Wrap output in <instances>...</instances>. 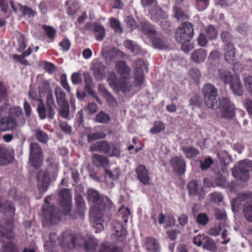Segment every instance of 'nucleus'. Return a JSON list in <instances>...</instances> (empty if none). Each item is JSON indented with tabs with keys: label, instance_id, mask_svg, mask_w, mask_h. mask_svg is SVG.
Listing matches in <instances>:
<instances>
[{
	"label": "nucleus",
	"instance_id": "obj_43",
	"mask_svg": "<svg viewBox=\"0 0 252 252\" xmlns=\"http://www.w3.org/2000/svg\"><path fill=\"white\" fill-rule=\"evenodd\" d=\"M202 105V102L199 96L195 94L191 96L189 100V106L192 110L199 108Z\"/></svg>",
	"mask_w": 252,
	"mask_h": 252
},
{
	"label": "nucleus",
	"instance_id": "obj_37",
	"mask_svg": "<svg viewBox=\"0 0 252 252\" xmlns=\"http://www.w3.org/2000/svg\"><path fill=\"white\" fill-rule=\"evenodd\" d=\"M168 15L161 8H157L151 14V19L155 22H158L160 19L165 20Z\"/></svg>",
	"mask_w": 252,
	"mask_h": 252
},
{
	"label": "nucleus",
	"instance_id": "obj_34",
	"mask_svg": "<svg viewBox=\"0 0 252 252\" xmlns=\"http://www.w3.org/2000/svg\"><path fill=\"white\" fill-rule=\"evenodd\" d=\"M174 12V16L175 18L179 21L182 22L185 20L189 19V15L184 10H182V7H178L177 6H174L173 8Z\"/></svg>",
	"mask_w": 252,
	"mask_h": 252
},
{
	"label": "nucleus",
	"instance_id": "obj_42",
	"mask_svg": "<svg viewBox=\"0 0 252 252\" xmlns=\"http://www.w3.org/2000/svg\"><path fill=\"white\" fill-rule=\"evenodd\" d=\"M165 129V124L160 121H155L154 123L153 127L150 129L151 133L156 134L161 132Z\"/></svg>",
	"mask_w": 252,
	"mask_h": 252
},
{
	"label": "nucleus",
	"instance_id": "obj_14",
	"mask_svg": "<svg viewBox=\"0 0 252 252\" xmlns=\"http://www.w3.org/2000/svg\"><path fill=\"white\" fill-rule=\"evenodd\" d=\"M169 163L173 171L177 174L182 176L185 174L186 170V162L183 156H175L172 157Z\"/></svg>",
	"mask_w": 252,
	"mask_h": 252
},
{
	"label": "nucleus",
	"instance_id": "obj_28",
	"mask_svg": "<svg viewBox=\"0 0 252 252\" xmlns=\"http://www.w3.org/2000/svg\"><path fill=\"white\" fill-rule=\"evenodd\" d=\"M55 94L58 105L60 106H68V102L65 99L66 94L60 87H58L55 89Z\"/></svg>",
	"mask_w": 252,
	"mask_h": 252
},
{
	"label": "nucleus",
	"instance_id": "obj_23",
	"mask_svg": "<svg viewBox=\"0 0 252 252\" xmlns=\"http://www.w3.org/2000/svg\"><path fill=\"white\" fill-rule=\"evenodd\" d=\"M32 52V49L31 47H29L27 50L22 52L21 55L18 54H13L12 58L14 62L19 63L20 64L27 66L30 65V64L27 59H25V57L30 56Z\"/></svg>",
	"mask_w": 252,
	"mask_h": 252
},
{
	"label": "nucleus",
	"instance_id": "obj_64",
	"mask_svg": "<svg viewBox=\"0 0 252 252\" xmlns=\"http://www.w3.org/2000/svg\"><path fill=\"white\" fill-rule=\"evenodd\" d=\"M60 127L62 131L65 133L70 134L72 132L71 126L65 121H62L60 123Z\"/></svg>",
	"mask_w": 252,
	"mask_h": 252
},
{
	"label": "nucleus",
	"instance_id": "obj_52",
	"mask_svg": "<svg viewBox=\"0 0 252 252\" xmlns=\"http://www.w3.org/2000/svg\"><path fill=\"white\" fill-rule=\"evenodd\" d=\"M2 252H18V249L14 243L8 242L3 246Z\"/></svg>",
	"mask_w": 252,
	"mask_h": 252
},
{
	"label": "nucleus",
	"instance_id": "obj_46",
	"mask_svg": "<svg viewBox=\"0 0 252 252\" xmlns=\"http://www.w3.org/2000/svg\"><path fill=\"white\" fill-rule=\"evenodd\" d=\"M209 220V218L206 213H201L197 215L195 221L199 225L204 226L208 223Z\"/></svg>",
	"mask_w": 252,
	"mask_h": 252
},
{
	"label": "nucleus",
	"instance_id": "obj_60",
	"mask_svg": "<svg viewBox=\"0 0 252 252\" xmlns=\"http://www.w3.org/2000/svg\"><path fill=\"white\" fill-rule=\"evenodd\" d=\"M60 84L69 93L70 92V86L67 83V77L65 74H63L60 76Z\"/></svg>",
	"mask_w": 252,
	"mask_h": 252
},
{
	"label": "nucleus",
	"instance_id": "obj_61",
	"mask_svg": "<svg viewBox=\"0 0 252 252\" xmlns=\"http://www.w3.org/2000/svg\"><path fill=\"white\" fill-rule=\"evenodd\" d=\"M197 8L199 11L205 10L208 6L209 0H195Z\"/></svg>",
	"mask_w": 252,
	"mask_h": 252
},
{
	"label": "nucleus",
	"instance_id": "obj_10",
	"mask_svg": "<svg viewBox=\"0 0 252 252\" xmlns=\"http://www.w3.org/2000/svg\"><path fill=\"white\" fill-rule=\"evenodd\" d=\"M220 113L222 118L231 120L235 116L236 107L230 99L227 97H222L219 102Z\"/></svg>",
	"mask_w": 252,
	"mask_h": 252
},
{
	"label": "nucleus",
	"instance_id": "obj_31",
	"mask_svg": "<svg viewBox=\"0 0 252 252\" xmlns=\"http://www.w3.org/2000/svg\"><path fill=\"white\" fill-rule=\"evenodd\" d=\"M151 39L155 48L163 49L166 47L163 40V36L157 32L151 37Z\"/></svg>",
	"mask_w": 252,
	"mask_h": 252
},
{
	"label": "nucleus",
	"instance_id": "obj_55",
	"mask_svg": "<svg viewBox=\"0 0 252 252\" xmlns=\"http://www.w3.org/2000/svg\"><path fill=\"white\" fill-rule=\"evenodd\" d=\"M144 80V75L143 71L141 70L140 68L136 67L135 72V81L137 85H141Z\"/></svg>",
	"mask_w": 252,
	"mask_h": 252
},
{
	"label": "nucleus",
	"instance_id": "obj_12",
	"mask_svg": "<svg viewBox=\"0 0 252 252\" xmlns=\"http://www.w3.org/2000/svg\"><path fill=\"white\" fill-rule=\"evenodd\" d=\"M58 203L64 215H70L72 208V197L68 189H62L59 193Z\"/></svg>",
	"mask_w": 252,
	"mask_h": 252
},
{
	"label": "nucleus",
	"instance_id": "obj_36",
	"mask_svg": "<svg viewBox=\"0 0 252 252\" xmlns=\"http://www.w3.org/2000/svg\"><path fill=\"white\" fill-rule=\"evenodd\" d=\"M45 34L47 36L50 42H53L56 36V31L52 27L46 25L42 26Z\"/></svg>",
	"mask_w": 252,
	"mask_h": 252
},
{
	"label": "nucleus",
	"instance_id": "obj_38",
	"mask_svg": "<svg viewBox=\"0 0 252 252\" xmlns=\"http://www.w3.org/2000/svg\"><path fill=\"white\" fill-rule=\"evenodd\" d=\"M94 32L96 40L102 41L103 40L105 36V30L101 24L97 23L94 27Z\"/></svg>",
	"mask_w": 252,
	"mask_h": 252
},
{
	"label": "nucleus",
	"instance_id": "obj_24",
	"mask_svg": "<svg viewBox=\"0 0 252 252\" xmlns=\"http://www.w3.org/2000/svg\"><path fill=\"white\" fill-rule=\"evenodd\" d=\"M236 49L234 45H228L224 48L225 60L228 63H232L235 60Z\"/></svg>",
	"mask_w": 252,
	"mask_h": 252
},
{
	"label": "nucleus",
	"instance_id": "obj_62",
	"mask_svg": "<svg viewBox=\"0 0 252 252\" xmlns=\"http://www.w3.org/2000/svg\"><path fill=\"white\" fill-rule=\"evenodd\" d=\"M116 234L117 236V240L119 241H123L125 240L127 234V231L125 230L121 225L120 231L116 230Z\"/></svg>",
	"mask_w": 252,
	"mask_h": 252
},
{
	"label": "nucleus",
	"instance_id": "obj_59",
	"mask_svg": "<svg viewBox=\"0 0 252 252\" xmlns=\"http://www.w3.org/2000/svg\"><path fill=\"white\" fill-rule=\"evenodd\" d=\"M215 244L213 240L208 236H205L203 241V246L207 250H211L214 247Z\"/></svg>",
	"mask_w": 252,
	"mask_h": 252
},
{
	"label": "nucleus",
	"instance_id": "obj_2",
	"mask_svg": "<svg viewBox=\"0 0 252 252\" xmlns=\"http://www.w3.org/2000/svg\"><path fill=\"white\" fill-rule=\"evenodd\" d=\"M25 123L21 107L14 106L10 109L7 116L0 119V131L12 130L17 126H24Z\"/></svg>",
	"mask_w": 252,
	"mask_h": 252
},
{
	"label": "nucleus",
	"instance_id": "obj_47",
	"mask_svg": "<svg viewBox=\"0 0 252 252\" xmlns=\"http://www.w3.org/2000/svg\"><path fill=\"white\" fill-rule=\"evenodd\" d=\"M110 26L116 33L121 34L123 32V30L121 27V23L119 20L115 18L110 19Z\"/></svg>",
	"mask_w": 252,
	"mask_h": 252
},
{
	"label": "nucleus",
	"instance_id": "obj_35",
	"mask_svg": "<svg viewBox=\"0 0 252 252\" xmlns=\"http://www.w3.org/2000/svg\"><path fill=\"white\" fill-rule=\"evenodd\" d=\"M234 94L241 95L243 94V86L239 78L235 76L234 80L229 85Z\"/></svg>",
	"mask_w": 252,
	"mask_h": 252
},
{
	"label": "nucleus",
	"instance_id": "obj_18",
	"mask_svg": "<svg viewBox=\"0 0 252 252\" xmlns=\"http://www.w3.org/2000/svg\"><path fill=\"white\" fill-rule=\"evenodd\" d=\"M13 158V152L5 146L0 145V165H7L12 162Z\"/></svg>",
	"mask_w": 252,
	"mask_h": 252
},
{
	"label": "nucleus",
	"instance_id": "obj_30",
	"mask_svg": "<svg viewBox=\"0 0 252 252\" xmlns=\"http://www.w3.org/2000/svg\"><path fill=\"white\" fill-rule=\"evenodd\" d=\"M17 6L21 12V17H27L28 18H31L34 17L36 14L35 10H33L27 5H23L22 4L18 3Z\"/></svg>",
	"mask_w": 252,
	"mask_h": 252
},
{
	"label": "nucleus",
	"instance_id": "obj_16",
	"mask_svg": "<svg viewBox=\"0 0 252 252\" xmlns=\"http://www.w3.org/2000/svg\"><path fill=\"white\" fill-rule=\"evenodd\" d=\"M37 186L40 192L46 191L50 185V174L48 172L39 171L36 174Z\"/></svg>",
	"mask_w": 252,
	"mask_h": 252
},
{
	"label": "nucleus",
	"instance_id": "obj_4",
	"mask_svg": "<svg viewBox=\"0 0 252 252\" xmlns=\"http://www.w3.org/2000/svg\"><path fill=\"white\" fill-rule=\"evenodd\" d=\"M87 199L90 204H93L94 209H96L98 214L101 212L109 211L112 209V202L107 196L100 194L98 191L90 188L87 192Z\"/></svg>",
	"mask_w": 252,
	"mask_h": 252
},
{
	"label": "nucleus",
	"instance_id": "obj_45",
	"mask_svg": "<svg viewBox=\"0 0 252 252\" xmlns=\"http://www.w3.org/2000/svg\"><path fill=\"white\" fill-rule=\"evenodd\" d=\"M35 136L38 141L43 144H46L49 139L47 133L40 129L35 131Z\"/></svg>",
	"mask_w": 252,
	"mask_h": 252
},
{
	"label": "nucleus",
	"instance_id": "obj_33",
	"mask_svg": "<svg viewBox=\"0 0 252 252\" xmlns=\"http://www.w3.org/2000/svg\"><path fill=\"white\" fill-rule=\"evenodd\" d=\"M219 77L224 84L230 85L234 80L235 76L233 77L229 71L224 69L219 70Z\"/></svg>",
	"mask_w": 252,
	"mask_h": 252
},
{
	"label": "nucleus",
	"instance_id": "obj_1",
	"mask_svg": "<svg viewBox=\"0 0 252 252\" xmlns=\"http://www.w3.org/2000/svg\"><path fill=\"white\" fill-rule=\"evenodd\" d=\"M115 68L121 77L118 78L116 73L111 71L109 73L107 82L110 86L118 91L125 92L127 88V81L129 80L130 68L124 61H119L117 62Z\"/></svg>",
	"mask_w": 252,
	"mask_h": 252
},
{
	"label": "nucleus",
	"instance_id": "obj_32",
	"mask_svg": "<svg viewBox=\"0 0 252 252\" xmlns=\"http://www.w3.org/2000/svg\"><path fill=\"white\" fill-rule=\"evenodd\" d=\"M206 56V50L200 48L193 51L191 55V58L193 61L196 63H200L205 61Z\"/></svg>",
	"mask_w": 252,
	"mask_h": 252
},
{
	"label": "nucleus",
	"instance_id": "obj_49",
	"mask_svg": "<svg viewBox=\"0 0 252 252\" xmlns=\"http://www.w3.org/2000/svg\"><path fill=\"white\" fill-rule=\"evenodd\" d=\"M220 37L223 43L227 46L228 45H234L232 42L233 36L228 31H224L221 33Z\"/></svg>",
	"mask_w": 252,
	"mask_h": 252
},
{
	"label": "nucleus",
	"instance_id": "obj_5",
	"mask_svg": "<svg viewBox=\"0 0 252 252\" xmlns=\"http://www.w3.org/2000/svg\"><path fill=\"white\" fill-rule=\"evenodd\" d=\"M202 92L206 105L213 109L218 108L221 99L215 86L212 84H206L203 86Z\"/></svg>",
	"mask_w": 252,
	"mask_h": 252
},
{
	"label": "nucleus",
	"instance_id": "obj_63",
	"mask_svg": "<svg viewBox=\"0 0 252 252\" xmlns=\"http://www.w3.org/2000/svg\"><path fill=\"white\" fill-rule=\"evenodd\" d=\"M59 45L61 47L62 50L66 52L69 50L71 43L68 39L64 38L59 43Z\"/></svg>",
	"mask_w": 252,
	"mask_h": 252
},
{
	"label": "nucleus",
	"instance_id": "obj_13",
	"mask_svg": "<svg viewBox=\"0 0 252 252\" xmlns=\"http://www.w3.org/2000/svg\"><path fill=\"white\" fill-rule=\"evenodd\" d=\"M30 157L29 161L35 168H39L43 161V153L41 148L36 142H32L30 145Z\"/></svg>",
	"mask_w": 252,
	"mask_h": 252
},
{
	"label": "nucleus",
	"instance_id": "obj_8",
	"mask_svg": "<svg viewBox=\"0 0 252 252\" xmlns=\"http://www.w3.org/2000/svg\"><path fill=\"white\" fill-rule=\"evenodd\" d=\"M194 34V29L190 22H184L179 27L175 32L176 41L181 44L189 42L191 40Z\"/></svg>",
	"mask_w": 252,
	"mask_h": 252
},
{
	"label": "nucleus",
	"instance_id": "obj_26",
	"mask_svg": "<svg viewBox=\"0 0 252 252\" xmlns=\"http://www.w3.org/2000/svg\"><path fill=\"white\" fill-rule=\"evenodd\" d=\"M145 246L149 252H159V245L157 240L152 237H148L145 240Z\"/></svg>",
	"mask_w": 252,
	"mask_h": 252
},
{
	"label": "nucleus",
	"instance_id": "obj_11",
	"mask_svg": "<svg viewBox=\"0 0 252 252\" xmlns=\"http://www.w3.org/2000/svg\"><path fill=\"white\" fill-rule=\"evenodd\" d=\"M252 170V161L249 159L242 160L239 161L238 167L233 169L232 173L235 178L246 181L249 178V172Z\"/></svg>",
	"mask_w": 252,
	"mask_h": 252
},
{
	"label": "nucleus",
	"instance_id": "obj_6",
	"mask_svg": "<svg viewBox=\"0 0 252 252\" xmlns=\"http://www.w3.org/2000/svg\"><path fill=\"white\" fill-rule=\"evenodd\" d=\"M90 151L98 152L104 154H108L109 157H118L121 155L120 148L117 144L109 142L106 140L99 141L92 144L89 148Z\"/></svg>",
	"mask_w": 252,
	"mask_h": 252
},
{
	"label": "nucleus",
	"instance_id": "obj_40",
	"mask_svg": "<svg viewBox=\"0 0 252 252\" xmlns=\"http://www.w3.org/2000/svg\"><path fill=\"white\" fill-rule=\"evenodd\" d=\"M216 185L223 188H230L229 183L227 181L225 177L221 174H219L214 179Z\"/></svg>",
	"mask_w": 252,
	"mask_h": 252
},
{
	"label": "nucleus",
	"instance_id": "obj_29",
	"mask_svg": "<svg viewBox=\"0 0 252 252\" xmlns=\"http://www.w3.org/2000/svg\"><path fill=\"white\" fill-rule=\"evenodd\" d=\"M182 151L187 158L192 159L199 155V151L193 146H183Z\"/></svg>",
	"mask_w": 252,
	"mask_h": 252
},
{
	"label": "nucleus",
	"instance_id": "obj_3",
	"mask_svg": "<svg viewBox=\"0 0 252 252\" xmlns=\"http://www.w3.org/2000/svg\"><path fill=\"white\" fill-rule=\"evenodd\" d=\"M0 212L7 217L5 221V226H0V241L3 239L10 240L13 238L14 233L13 231V218L15 215V208L14 204L8 200H6L2 203Z\"/></svg>",
	"mask_w": 252,
	"mask_h": 252
},
{
	"label": "nucleus",
	"instance_id": "obj_17",
	"mask_svg": "<svg viewBox=\"0 0 252 252\" xmlns=\"http://www.w3.org/2000/svg\"><path fill=\"white\" fill-rule=\"evenodd\" d=\"M75 208L73 211V219L78 217L82 219L84 217L85 211L86 210V203L81 194H76L74 198Z\"/></svg>",
	"mask_w": 252,
	"mask_h": 252
},
{
	"label": "nucleus",
	"instance_id": "obj_53",
	"mask_svg": "<svg viewBox=\"0 0 252 252\" xmlns=\"http://www.w3.org/2000/svg\"><path fill=\"white\" fill-rule=\"evenodd\" d=\"M214 160L211 157L206 158L204 160H200V168L202 170L209 169L214 164Z\"/></svg>",
	"mask_w": 252,
	"mask_h": 252
},
{
	"label": "nucleus",
	"instance_id": "obj_9",
	"mask_svg": "<svg viewBox=\"0 0 252 252\" xmlns=\"http://www.w3.org/2000/svg\"><path fill=\"white\" fill-rule=\"evenodd\" d=\"M50 197L48 195L44 199L46 204L42 206V211L44 221L48 224H54L58 221V208L54 205L50 204L48 198Z\"/></svg>",
	"mask_w": 252,
	"mask_h": 252
},
{
	"label": "nucleus",
	"instance_id": "obj_20",
	"mask_svg": "<svg viewBox=\"0 0 252 252\" xmlns=\"http://www.w3.org/2000/svg\"><path fill=\"white\" fill-rule=\"evenodd\" d=\"M92 69L95 78L97 80H101L103 79L105 75V66L100 62H96L93 64Z\"/></svg>",
	"mask_w": 252,
	"mask_h": 252
},
{
	"label": "nucleus",
	"instance_id": "obj_15",
	"mask_svg": "<svg viewBox=\"0 0 252 252\" xmlns=\"http://www.w3.org/2000/svg\"><path fill=\"white\" fill-rule=\"evenodd\" d=\"M55 108L56 106L45 105L43 101L40 100L37 107L39 117L41 120H44L46 117L51 119H53L55 114Z\"/></svg>",
	"mask_w": 252,
	"mask_h": 252
},
{
	"label": "nucleus",
	"instance_id": "obj_56",
	"mask_svg": "<svg viewBox=\"0 0 252 252\" xmlns=\"http://www.w3.org/2000/svg\"><path fill=\"white\" fill-rule=\"evenodd\" d=\"M124 45L126 48L130 51L132 53L135 54L136 50L138 49V46L135 45L133 41L131 40H126L124 42Z\"/></svg>",
	"mask_w": 252,
	"mask_h": 252
},
{
	"label": "nucleus",
	"instance_id": "obj_58",
	"mask_svg": "<svg viewBox=\"0 0 252 252\" xmlns=\"http://www.w3.org/2000/svg\"><path fill=\"white\" fill-rule=\"evenodd\" d=\"M208 39L205 33H201L197 38V43L201 47H205L208 43Z\"/></svg>",
	"mask_w": 252,
	"mask_h": 252
},
{
	"label": "nucleus",
	"instance_id": "obj_39",
	"mask_svg": "<svg viewBox=\"0 0 252 252\" xmlns=\"http://www.w3.org/2000/svg\"><path fill=\"white\" fill-rule=\"evenodd\" d=\"M205 34L210 40L217 39L218 35V31L215 27L212 25H208L205 28Z\"/></svg>",
	"mask_w": 252,
	"mask_h": 252
},
{
	"label": "nucleus",
	"instance_id": "obj_19",
	"mask_svg": "<svg viewBox=\"0 0 252 252\" xmlns=\"http://www.w3.org/2000/svg\"><path fill=\"white\" fill-rule=\"evenodd\" d=\"M137 178L144 185L150 184V177L148 170L144 165L139 164L135 169Z\"/></svg>",
	"mask_w": 252,
	"mask_h": 252
},
{
	"label": "nucleus",
	"instance_id": "obj_25",
	"mask_svg": "<svg viewBox=\"0 0 252 252\" xmlns=\"http://www.w3.org/2000/svg\"><path fill=\"white\" fill-rule=\"evenodd\" d=\"M81 244V247L86 252H94L98 246V243L95 240L90 239L86 241L82 237Z\"/></svg>",
	"mask_w": 252,
	"mask_h": 252
},
{
	"label": "nucleus",
	"instance_id": "obj_48",
	"mask_svg": "<svg viewBox=\"0 0 252 252\" xmlns=\"http://www.w3.org/2000/svg\"><path fill=\"white\" fill-rule=\"evenodd\" d=\"M95 121L102 124H107L110 120L109 114H106L102 111H100L95 116Z\"/></svg>",
	"mask_w": 252,
	"mask_h": 252
},
{
	"label": "nucleus",
	"instance_id": "obj_57",
	"mask_svg": "<svg viewBox=\"0 0 252 252\" xmlns=\"http://www.w3.org/2000/svg\"><path fill=\"white\" fill-rule=\"evenodd\" d=\"M210 199L212 202L215 203H219L223 200V195L219 192H213L210 194Z\"/></svg>",
	"mask_w": 252,
	"mask_h": 252
},
{
	"label": "nucleus",
	"instance_id": "obj_22",
	"mask_svg": "<svg viewBox=\"0 0 252 252\" xmlns=\"http://www.w3.org/2000/svg\"><path fill=\"white\" fill-rule=\"evenodd\" d=\"M93 162L96 167L105 168L109 164V159L104 155L94 154L93 156Z\"/></svg>",
	"mask_w": 252,
	"mask_h": 252
},
{
	"label": "nucleus",
	"instance_id": "obj_21",
	"mask_svg": "<svg viewBox=\"0 0 252 252\" xmlns=\"http://www.w3.org/2000/svg\"><path fill=\"white\" fill-rule=\"evenodd\" d=\"M84 82L85 85L84 86V89L85 91L87 92L88 94L94 97H96L97 94L95 93L93 90V87L94 86L93 83V79L88 72H85L83 74Z\"/></svg>",
	"mask_w": 252,
	"mask_h": 252
},
{
	"label": "nucleus",
	"instance_id": "obj_7",
	"mask_svg": "<svg viewBox=\"0 0 252 252\" xmlns=\"http://www.w3.org/2000/svg\"><path fill=\"white\" fill-rule=\"evenodd\" d=\"M82 237L77 236L69 230L63 232L61 236L57 238L60 245L65 249L73 250L78 247H81V241Z\"/></svg>",
	"mask_w": 252,
	"mask_h": 252
},
{
	"label": "nucleus",
	"instance_id": "obj_27",
	"mask_svg": "<svg viewBox=\"0 0 252 252\" xmlns=\"http://www.w3.org/2000/svg\"><path fill=\"white\" fill-rule=\"evenodd\" d=\"M187 189L189 191V195L194 196L197 195L199 199H201V191L199 189L196 181H191L187 185Z\"/></svg>",
	"mask_w": 252,
	"mask_h": 252
},
{
	"label": "nucleus",
	"instance_id": "obj_44",
	"mask_svg": "<svg viewBox=\"0 0 252 252\" xmlns=\"http://www.w3.org/2000/svg\"><path fill=\"white\" fill-rule=\"evenodd\" d=\"M106 136V134L102 131H97L91 133L87 135V140L88 143L98 139H104Z\"/></svg>",
	"mask_w": 252,
	"mask_h": 252
},
{
	"label": "nucleus",
	"instance_id": "obj_51",
	"mask_svg": "<svg viewBox=\"0 0 252 252\" xmlns=\"http://www.w3.org/2000/svg\"><path fill=\"white\" fill-rule=\"evenodd\" d=\"M122 248L119 247H111L106 243H102L100 245L99 252H121Z\"/></svg>",
	"mask_w": 252,
	"mask_h": 252
},
{
	"label": "nucleus",
	"instance_id": "obj_50",
	"mask_svg": "<svg viewBox=\"0 0 252 252\" xmlns=\"http://www.w3.org/2000/svg\"><path fill=\"white\" fill-rule=\"evenodd\" d=\"M243 213L246 220L252 222V203H247L245 205Z\"/></svg>",
	"mask_w": 252,
	"mask_h": 252
},
{
	"label": "nucleus",
	"instance_id": "obj_41",
	"mask_svg": "<svg viewBox=\"0 0 252 252\" xmlns=\"http://www.w3.org/2000/svg\"><path fill=\"white\" fill-rule=\"evenodd\" d=\"M142 31L145 34H147L150 37L157 32L155 29L154 27L148 22H143L142 23Z\"/></svg>",
	"mask_w": 252,
	"mask_h": 252
},
{
	"label": "nucleus",
	"instance_id": "obj_54",
	"mask_svg": "<svg viewBox=\"0 0 252 252\" xmlns=\"http://www.w3.org/2000/svg\"><path fill=\"white\" fill-rule=\"evenodd\" d=\"M189 75L196 83H199L201 73L198 69L196 68H191L189 71Z\"/></svg>",
	"mask_w": 252,
	"mask_h": 252
}]
</instances>
